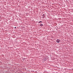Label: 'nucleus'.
Wrapping results in <instances>:
<instances>
[{"mask_svg": "<svg viewBox=\"0 0 73 73\" xmlns=\"http://www.w3.org/2000/svg\"><path fill=\"white\" fill-rule=\"evenodd\" d=\"M58 43L60 42V39H57L56 41Z\"/></svg>", "mask_w": 73, "mask_h": 73, "instance_id": "nucleus-1", "label": "nucleus"}, {"mask_svg": "<svg viewBox=\"0 0 73 73\" xmlns=\"http://www.w3.org/2000/svg\"><path fill=\"white\" fill-rule=\"evenodd\" d=\"M42 19H44V17L45 16V14H43L42 15Z\"/></svg>", "mask_w": 73, "mask_h": 73, "instance_id": "nucleus-2", "label": "nucleus"}, {"mask_svg": "<svg viewBox=\"0 0 73 73\" xmlns=\"http://www.w3.org/2000/svg\"><path fill=\"white\" fill-rule=\"evenodd\" d=\"M40 27H42V26H43V24H42V23H41L40 25Z\"/></svg>", "mask_w": 73, "mask_h": 73, "instance_id": "nucleus-3", "label": "nucleus"}, {"mask_svg": "<svg viewBox=\"0 0 73 73\" xmlns=\"http://www.w3.org/2000/svg\"><path fill=\"white\" fill-rule=\"evenodd\" d=\"M44 60L45 61H46V60H47V58H45L44 59Z\"/></svg>", "mask_w": 73, "mask_h": 73, "instance_id": "nucleus-4", "label": "nucleus"}, {"mask_svg": "<svg viewBox=\"0 0 73 73\" xmlns=\"http://www.w3.org/2000/svg\"><path fill=\"white\" fill-rule=\"evenodd\" d=\"M39 23H42V21H39Z\"/></svg>", "mask_w": 73, "mask_h": 73, "instance_id": "nucleus-5", "label": "nucleus"}, {"mask_svg": "<svg viewBox=\"0 0 73 73\" xmlns=\"http://www.w3.org/2000/svg\"><path fill=\"white\" fill-rule=\"evenodd\" d=\"M15 29H16V27H15Z\"/></svg>", "mask_w": 73, "mask_h": 73, "instance_id": "nucleus-6", "label": "nucleus"}]
</instances>
